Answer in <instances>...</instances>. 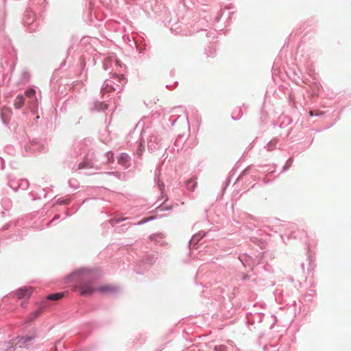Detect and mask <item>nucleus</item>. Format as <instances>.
Here are the masks:
<instances>
[{"label": "nucleus", "instance_id": "7", "mask_svg": "<svg viewBox=\"0 0 351 351\" xmlns=\"http://www.w3.org/2000/svg\"><path fill=\"white\" fill-rule=\"evenodd\" d=\"M63 293L50 294L47 296V299L51 300H59L63 297Z\"/></svg>", "mask_w": 351, "mask_h": 351}, {"label": "nucleus", "instance_id": "5", "mask_svg": "<svg viewBox=\"0 0 351 351\" xmlns=\"http://www.w3.org/2000/svg\"><path fill=\"white\" fill-rule=\"evenodd\" d=\"M25 99L22 95H18L14 100V106L16 109H20L24 104Z\"/></svg>", "mask_w": 351, "mask_h": 351}, {"label": "nucleus", "instance_id": "4", "mask_svg": "<svg viewBox=\"0 0 351 351\" xmlns=\"http://www.w3.org/2000/svg\"><path fill=\"white\" fill-rule=\"evenodd\" d=\"M25 95L27 97H28L29 99H32V100L31 101V103L34 106H36L37 104V99L35 97L36 90L34 89L31 88V89L26 90L25 93Z\"/></svg>", "mask_w": 351, "mask_h": 351}, {"label": "nucleus", "instance_id": "6", "mask_svg": "<svg viewBox=\"0 0 351 351\" xmlns=\"http://www.w3.org/2000/svg\"><path fill=\"white\" fill-rule=\"evenodd\" d=\"M128 162V156L126 154H122L118 158V162L119 164L123 165L125 167H127Z\"/></svg>", "mask_w": 351, "mask_h": 351}, {"label": "nucleus", "instance_id": "9", "mask_svg": "<svg viewBox=\"0 0 351 351\" xmlns=\"http://www.w3.org/2000/svg\"><path fill=\"white\" fill-rule=\"evenodd\" d=\"M127 218H121V219L119 218V219H111L110 221V223H111L112 226H114V224L119 223L121 221L125 220Z\"/></svg>", "mask_w": 351, "mask_h": 351}, {"label": "nucleus", "instance_id": "10", "mask_svg": "<svg viewBox=\"0 0 351 351\" xmlns=\"http://www.w3.org/2000/svg\"><path fill=\"white\" fill-rule=\"evenodd\" d=\"M193 181L192 180H188L187 182H186V186L189 189H190L191 191H193L195 187L196 186V182L193 183V185L191 186H190V184L192 183Z\"/></svg>", "mask_w": 351, "mask_h": 351}, {"label": "nucleus", "instance_id": "1", "mask_svg": "<svg viewBox=\"0 0 351 351\" xmlns=\"http://www.w3.org/2000/svg\"><path fill=\"white\" fill-rule=\"evenodd\" d=\"M80 294L83 296H90L92 295L96 291H97V287H96L93 282H82L79 286Z\"/></svg>", "mask_w": 351, "mask_h": 351}, {"label": "nucleus", "instance_id": "14", "mask_svg": "<svg viewBox=\"0 0 351 351\" xmlns=\"http://www.w3.org/2000/svg\"><path fill=\"white\" fill-rule=\"evenodd\" d=\"M38 315V311H36V312L35 313V316L36 317Z\"/></svg>", "mask_w": 351, "mask_h": 351}, {"label": "nucleus", "instance_id": "12", "mask_svg": "<svg viewBox=\"0 0 351 351\" xmlns=\"http://www.w3.org/2000/svg\"><path fill=\"white\" fill-rule=\"evenodd\" d=\"M309 114H310V116H313L314 115L313 112V111H310L309 112Z\"/></svg>", "mask_w": 351, "mask_h": 351}, {"label": "nucleus", "instance_id": "2", "mask_svg": "<svg viewBox=\"0 0 351 351\" xmlns=\"http://www.w3.org/2000/svg\"><path fill=\"white\" fill-rule=\"evenodd\" d=\"M119 291V287L112 284L103 285L97 287V291L102 295L114 294Z\"/></svg>", "mask_w": 351, "mask_h": 351}, {"label": "nucleus", "instance_id": "3", "mask_svg": "<svg viewBox=\"0 0 351 351\" xmlns=\"http://www.w3.org/2000/svg\"><path fill=\"white\" fill-rule=\"evenodd\" d=\"M32 294V289L31 288H21L17 290L16 295L19 298H29Z\"/></svg>", "mask_w": 351, "mask_h": 351}, {"label": "nucleus", "instance_id": "11", "mask_svg": "<svg viewBox=\"0 0 351 351\" xmlns=\"http://www.w3.org/2000/svg\"><path fill=\"white\" fill-rule=\"evenodd\" d=\"M152 219H153V217L144 218L138 223L141 224V223H145V222L149 221Z\"/></svg>", "mask_w": 351, "mask_h": 351}, {"label": "nucleus", "instance_id": "8", "mask_svg": "<svg viewBox=\"0 0 351 351\" xmlns=\"http://www.w3.org/2000/svg\"><path fill=\"white\" fill-rule=\"evenodd\" d=\"M93 165L88 162H82L78 165L79 169H83L85 168H92Z\"/></svg>", "mask_w": 351, "mask_h": 351}, {"label": "nucleus", "instance_id": "13", "mask_svg": "<svg viewBox=\"0 0 351 351\" xmlns=\"http://www.w3.org/2000/svg\"><path fill=\"white\" fill-rule=\"evenodd\" d=\"M219 348L221 349V351H223L224 350V348L223 346H220Z\"/></svg>", "mask_w": 351, "mask_h": 351}]
</instances>
